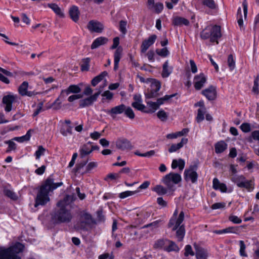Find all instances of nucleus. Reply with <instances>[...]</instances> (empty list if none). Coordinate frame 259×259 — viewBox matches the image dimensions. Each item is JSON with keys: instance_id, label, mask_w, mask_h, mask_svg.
Segmentation results:
<instances>
[{"instance_id": "1", "label": "nucleus", "mask_w": 259, "mask_h": 259, "mask_svg": "<svg viewBox=\"0 0 259 259\" xmlns=\"http://www.w3.org/2000/svg\"><path fill=\"white\" fill-rule=\"evenodd\" d=\"M63 185L62 182L54 183V179L51 177H48L44 184L40 186L36 197L34 206L44 205L50 200L49 194L59 187Z\"/></svg>"}, {"instance_id": "2", "label": "nucleus", "mask_w": 259, "mask_h": 259, "mask_svg": "<svg viewBox=\"0 0 259 259\" xmlns=\"http://www.w3.org/2000/svg\"><path fill=\"white\" fill-rule=\"evenodd\" d=\"M58 208L52 212L51 216L55 224L69 223L71 222L73 214L71 209L65 204V200H61L57 204Z\"/></svg>"}, {"instance_id": "3", "label": "nucleus", "mask_w": 259, "mask_h": 259, "mask_svg": "<svg viewBox=\"0 0 259 259\" xmlns=\"http://www.w3.org/2000/svg\"><path fill=\"white\" fill-rule=\"evenodd\" d=\"M182 180L181 176L180 174L174 172H170L163 177L162 182L166 186L167 188H164L160 185H156L152 190L155 192L158 195H164L167 192V190L175 191V185L178 184Z\"/></svg>"}, {"instance_id": "4", "label": "nucleus", "mask_w": 259, "mask_h": 259, "mask_svg": "<svg viewBox=\"0 0 259 259\" xmlns=\"http://www.w3.org/2000/svg\"><path fill=\"white\" fill-rule=\"evenodd\" d=\"M24 248L23 244L17 242L14 245L8 248H0V259H18L20 256L18 254Z\"/></svg>"}, {"instance_id": "5", "label": "nucleus", "mask_w": 259, "mask_h": 259, "mask_svg": "<svg viewBox=\"0 0 259 259\" xmlns=\"http://www.w3.org/2000/svg\"><path fill=\"white\" fill-rule=\"evenodd\" d=\"M221 36V27L217 25L208 26L200 32V37L202 39L210 38V42H216L217 44H219L218 39Z\"/></svg>"}, {"instance_id": "6", "label": "nucleus", "mask_w": 259, "mask_h": 259, "mask_svg": "<svg viewBox=\"0 0 259 259\" xmlns=\"http://www.w3.org/2000/svg\"><path fill=\"white\" fill-rule=\"evenodd\" d=\"M96 224V220L90 213L82 211L80 214L79 221L76 223V227L78 229L87 231L89 230V228H92L93 225Z\"/></svg>"}, {"instance_id": "7", "label": "nucleus", "mask_w": 259, "mask_h": 259, "mask_svg": "<svg viewBox=\"0 0 259 259\" xmlns=\"http://www.w3.org/2000/svg\"><path fill=\"white\" fill-rule=\"evenodd\" d=\"M81 85H82V83L71 84L67 89L62 90L58 98L53 103V105L55 106V109H58L60 108V105L62 101L70 94H79L81 91L80 88Z\"/></svg>"}, {"instance_id": "8", "label": "nucleus", "mask_w": 259, "mask_h": 259, "mask_svg": "<svg viewBox=\"0 0 259 259\" xmlns=\"http://www.w3.org/2000/svg\"><path fill=\"white\" fill-rule=\"evenodd\" d=\"M196 165L191 166L189 169H186L184 171V178L186 181L190 179L192 183H195L198 179V174L196 171Z\"/></svg>"}, {"instance_id": "9", "label": "nucleus", "mask_w": 259, "mask_h": 259, "mask_svg": "<svg viewBox=\"0 0 259 259\" xmlns=\"http://www.w3.org/2000/svg\"><path fill=\"white\" fill-rule=\"evenodd\" d=\"M184 219V212L182 211L180 213L178 218H175L172 217L168 224V227L170 228L173 227L172 228V231H176L178 227L180 226V225L182 223Z\"/></svg>"}, {"instance_id": "10", "label": "nucleus", "mask_w": 259, "mask_h": 259, "mask_svg": "<svg viewBox=\"0 0 259 259\" xmlns=\"http://www.w3.org/2000/svg\"><path fill=\"white\" fill-rule=\"evenodd\" d=\"M116 147L122 151L129 150L133 148V146L129 140L125 138H119L116 141Z\"/></svg>"}, {"instance_id": "11", "label": "nucleus", "mask_w": 259, "mask_h": 259, "mask_svg": "<svg viewBox=\"0 0 259 259\" xmlns=\"http://www.w3.org/2000/svg\"><path fill=\"white\" fill-rule=\"evenodd\" d=\"M87 27L90 31L96 33H101L104 28L103 24L96 20L90 21Z\"/></svg>"}, {"instance_id": "12", "label": "nucleus", "mask_w": 259, "mask_h": 259, "mask_svg": "<svg viewBox=\"0 0 259 259\" xmlns=\"http://www.w3.org/2000/svg\"><path fill=\"white\" fill-rule=\"evenodd\" d=\"M28 82L23 81L18 88V92L22 96L32 97L38 94L34 91H28Z\"/></svg>"}, {"instance_id": "13", "label": "nucleus", "mask_w": 259, "mask_h": 259, "mask_svg": "<svg viewBox=\"0 0 259 259\" xmlns=\"http://www.w3.org/2000/svg\"><path fill=\"white\" fill-rule=\"evenodd\" d=\"M201 93L208 100H214L216 99L217 95L216 87L213 85H210L208 88L203 90Z\"/></svg>"}, {"instance_id": "14", "label": "nucleus", "mask_w": 259, "mask_h": 259, "mask_svg": "<svg viewBox=\"0 0 259 259\" xmlns=\"http://www.w3.org/2000/svg\"><path fill=\"white\" fill-rule=\"evenodd\" d=\"M206 81V78L202 73L196 75L194 78V87L196 90H200Z\"/></svg>"}, {"instance_id": "15", "label": "nucleus", "mask_w": 259, "mask_h": 259, "mask_svg": "<svg viewBox=\"0 0 259 259\" xmlns=\"http://www.w3.org/2000/svg\"><path fill=\"white\" fill-rule=\"evenodd\" d=\"M156 38L157 36L155 34H153L149 36L147 39L143 40L141 46V52L145 53L149 48L155 42Z\"/></svg>"}, {"instance_id": "16", "label": "nucleus", "mask_w": 259, "mask_h": 259, "mask_svg": "<svg viewBox=\"0 0 259 259\" xmlns=\"http://www.w3.org/2000/svg\"><path fill=\"white\" fill-rule=\"evenodd\" d=\"M125 105L121 104L119 105L112 108L110 110L106 111V113L109 114L113 118H115L118 114L124 113Z\"/></svg>"}, {"instance_id": "17", "label": "nucleus", "mask_w": 259, "mask_h": 259, "mask_svg": "<svg viewBox=\"0 0 259 259\" xmlns=\"http://www.w3.org/2000/svg\"><path fill=\"white\" fill-rule=\"evenodd\" d=\"M16 99V96L11 95L5 96L3 98V103L6 104L5 111L6 112H10L12 110V105Z\"/></svg>"}, {"instance_id": "18", "label": "nucleus", "mask_w": 259, "mask_h": 259, "mask_svg": "<svg viewBox=\"0 0 259 259\" xmlns=\"http://www.w3.org/2000/svg\"><path fill=\"white\" fill-rule=\"evenodd\" d=\"M108 39L106 37L101 36L94 40L91 45V48L92 50L95 49L102 45L107 43Z\"/></svg>"}, {"instance_id": "19", "label": "nucleus", "mask_w": 259, "mask_h": 259, "mask_svg": "<svg viewBox=\"0 0 259 259\" xmlns=\"http://www.w3.org/2000/svg\"><path fill=\"white\" fill-rule=\"evenodd\" d=\"M122 52V48L121 47H118L116 50L114 54V70H117L118 68V64L121 57V54Z\"/></svg>"}, {"instance_id": "20", "label": "nucleus", "mask_w": 259, "mask_h": 259, "mask_svg": "<svg viewBox=\"0 0 259 259\" xmlns=\"http://www.w3.org/2000/svg\"><path fill=\"white\" fill-rule=\"evenodd\" d=\"M188 142V139L183 138L180 143L178 144H173L168 149V152L169 153H172L177 151V150L181 149L185 144H186Z\"/></svg>"}, {"instance_id": "21", "label": "nucleus", "mask_w": 259, "mask_h": 259, "mask_svg": "<svg viewBox=\"0 0 259 259\" xmlns=\"http://www.w3.org/2000/svg\"><path fill=\"white\" fill-rule=\"evenodd\" d=\"M173 68L172 66H169L168 61H166L162 65V71L161 76L163 78H166L172 73Z\"/></svg>"}, {"instance_id": "22", "label": "nucleus", "mask_w": 259, "mask_h": 259, "mask_svg": "<svg viewBox=\"0 0 259 259\" xmlns=\"http://www.w3.org/2000/svg\"><path fill=\"white\" fill-rule=\"evenodd\" d=\"M69 15L72 20L76 22L79 19V11L78 8L75 6H72L69 10Z\"/></svg>"}, {"instance_id": "23", "label": "nucleus", "mask_w": 259, "mask_h": 259, "mask_svg": "<svg viewBox=\"0 0 259 259\" xmlns=\"http://www.w3.org/2000/svg\"><path fill=\"white\" fill-rule=\"evenodd\" d=\"M95 102L92 98L89 96L83 99H81L79 101V107L83 108L92 106Z\"/></svg>"}, {"instance_id": "24", "label": "nucleus", "mask_w": 259, "mask_h": 259, "mask_svg": "<svg viewBox=\"0 0 259 259\" xmlns=\"http://www.w3.org/2000/svg\"><path fill=\"white\" fill-rule=\"evenodd\" d=\"M172 24L175 26H187L189 24V21L186 18L181 17H176L172 20Z\"/></svg>"}, {"instance_id": "25", "label": "nucleus", "mask_w": 259, "mask_h": 259, "mask_svg": "<svg viewBox=\"0 0 259 259\" xmlns=\"http://www.w3.org/2000/svg\"><path fill=\"white\" fill-rule=\"evenodd\" d=\"M214 148L216 153H222L227 149V144L224 141H221L215 144Z\"/></svg>"}, {"instance_id": "26", "label": "nucleus", "mask_w": 259, "mask_h": 259, "mask_svg": "<svg viewBox=\"0 0 259 259\" xmlns=\"http://www.w3.org/2000/svg\"><path fill=\"white\" fill-rule=\"evenodd\" d=\"M92 153L90 146L88 144H84L79 150V155L80 158H83L87 155Z\"/></svg>"}, {"instance_id": "27", "label": "nucleus", "mask_w": 259, "mask_h": 259, "mask_svg": "<svg viewBox=\"0 0 259 259\" xmlns=\"http://www.w3.org/2000/svg\"><path fill=\"white\" fill-rule=\"evenodd\" d=\"M106 71L101 72L99 75L95 76L91 81V84L93 87L96 86L103 78L107 75Z\"/></svg>"}, {"instance_id": "28", "label": "nucleus", "mask_w": 259, "mask_h": 259, "mask_svg": "<svg viewBox=\"0 0 259 259\" xmlns=\"http://www.w3.org/2000/svg\"><path fill=\"white\" fill-rule=\"evenodd\" d=\"M185 161L181 158H180L178 160L174 159L171 163V168L175 169L177 167H179V169L182 170L185 167Z\"/></svg>"}, {"instance_id": "29", "label": "nucleus", "mask_w": 259, "mask_h": 259, "mask_svg": "<svg viewBox=\"0 0 259 259\" xmlns=\"http://www.w3.org/2000/svg\"><path fill=\"white\" fill-rule=\"evenodd\" d=\"M176 231V236L178 238L179 241L183 240L185 234V229L184 225H182L178 227Z\"/></svg>"}, {"instance_id": "30", "label": "nucleus", "mask_w": 259, "mask_h": 259, "mask_svg": "<svg viewBox=\"0 0 259 259\" xmlns=\"http://www.w3.org/2000/svg\"><path fill=\"white\" fill-rule=\"evenodd\" d=\"M168 245L165 248V250L167 252L175 251L179 252L180 249L176 243L172 241L167 240Z\"/></svg>"}, {"instance_id": "31", "label": "nucleus", "mask_w": 259, "mask_h": 259, "mask_svg": "<svg viewBox=\"0 0 259 259\" xmlns=\"http://www.w3.org/2000/svg\"><path fill=\"white\" fill-rule=\"evenodd\" d=\"M148 81L151 82V90L159 91L161 88V83L159 81L155 79L148 78Z\"/></svg>"}, {"instance_id": "32", "label": "nucleus", "mask_w": 259, "mask_h": 259, "mask_svg": "<svg viewBox=\"0 0 259 259\" xmlns=\"http://www.w3.org/2000/svg\"><path fill=\"white\" fill-rule=\"evenodd\" d=\"M196 256L197 259H207V253L203 248L197 247L196 251Z\"/></svg>"}, {"instance_id": "33", "label": "nucleus", "mask_w": 259, "mask_h": 259, "mask_svg": "<svg viewBox=\"0 0 259 259\" xmlns=\"http://www.w3.org/2000/svg\"><path fill=\"white\" fill-rule=\"evenodd\" d=\"M48 6L49 8L52 9L57 15L61 17H64L63 13L62 12L61 9L57 4L54 3L49 4Z\"/></svg>"}, {"instance_id": "34", "label": "nucleus", "mask_w": 259, "mask_h": 259, "mask_svg": "<svg viewBox=\"0 0 259 259\" xmlns=\"http://www.w3.org/2000/svg\"><path fill=\"white\" fill-rule=\"evenodd\" d=\"M147 105L150 108L149 110L145 111V113H154L159 107H158L156 102L148 101L146 102Z\"/></svg>"}, {"instance_id": "35", "label": "nucleus", "mask_w": 259, "mask_h": 259, "mask_svg": "<svg viewBox=\"0 0 259 259\" xmlns=\"http://www.w3.org/2000/svg\"><path fill=\"white\" fill-rule=\"evenodd\" d=\"M206 112V108H199L197 110V115L196 120L197 122H200L204 119V114Z\"/></svg>"}, {"instance_id": "36", "label": "nucleus", "mask_w": 259, "mask_h": 259, "mask_svg": "<svg viewBox=\"0 0 259 259\" xmlns=\"http://www.w3.org/2000/svg\"><path fill=\"white\" fill-rule=\"evenodd\" d=\"M146 99H151L155 98L159 96V94L158 91L152 90L151 89H148L147 92L145 93Z\"/></svg>"}, {"instance_id": "37", "label": "nucleus", "mask_w": 259, "mask_h": 259, "mask_svg": "<svg viewBox=\"0 0 259 259\" xmlns=\"http://www.w3.org/2000/svg\"><path fill=\"white\" fill-rule=\"evenodd\" d=\"M30 132H31V130H29V131H27V132L25 135L23 136L22 137H15L14 138V140L18 142H23L25 141H27L30 138V136H31Z\"/></svg>"}, {"instance_id": "38", "label": "nucleus", "mask_w": 259, "mask_h": 259, "mask_svg": "<svg viewBox=\"0 0 259 259\" xmlns=\"http://www.w3.org/2000/svg\"><path fill=\"white\" fill-rule=\"evenodd\" d=\"M90 59L89 58H84L82 60V63L80 65L82 71H88L90 67Z\"/></svg>"}, {"instance_id": "39", "label": "nucleus", "mask_w": 259, "mask_h": 259, "mask_svg": "<svg viewBox=\"0 0 259 259\" xmlns=\"http://www.w3.org/2000/svg\"><path fill=\"white\" fill-rule=\"evenodd\" d=\"M88 161V160H82L79 163L76 164L75 167L72 170L73 172L75 174L80 172V169L87 164Z\"/></svg>"}, {"instance_id": "40", "label": "nucleus", "mask_w": 259, "mask_h": 259, "mask_svg": "<svg viewBox=\"0 0 259 259\" xmlns=\"http://www.w3.org/2000/svg\"><path fill=\"white\" fill-rule=\"evenodd\" d=\"M124 113L126 117H128L131 119H133L135 117V113L133 109L130 107H126L125 106Z\"/></svg>"}, {"instance_id": "41", "label": "nucleus", "mask_w": 259, "mask_h": 259, "mask_svg": "<svg viewBox=\"0 0 259 259\" xmlns=\"http://www.w3.org/2000/svg\"><path fill=\"white\" fill-rule=\"evenodd\" d=\"M4 193L6 196L11 198V199H13L14 200H16L17 199L18 197L17 195L13 191L9 189H4Z\"/></svg>"}, {"instance_id": "42", "label": "nucleus", "mask_w": 259, "mask_h": 259, "mask_svg": "<svg viewBox=\"0 0 259 259\" xmlns=\"http://www.w3.org/2000/svg\"><path fill=\"white\" fill-rule=\"evenodd\" d=\"M227 62L230 70L231 71L233 70L235 67V61L232 54H230L228 56Z\"/></svg>"}, {"instance_id": "43", "label": "nucleus", "mask_w": 259, "mask_h": 259, "mask_svg": "<svg viewBox=\"0 0 259 259\" xmlns=\"http://www.w3.org/2000/svg\"><path fill=\"white\" fill-rule=\"evenodd\" d=\"M202 4L211 9H215L217 7V5L213 0H203Z\"/></svg>"}, {"instance_id": "44", "label": "nucleus", "mask_w": 259, "mask_h": 259, "mask_svg": "<svg viewBox=\"0 0 259 259\" xmlns=\"http://www.w3.org/2000/svg\"><path fill=\"white\" fill-rule=\"evenodd\" d=\"M139 190L133 191H124V192L120 193L119 194V198H120L121 199H124V198H126L130 196H131V195H134V194L137 193L138 192H139Z\"/></svg>"}, {"instance_id": "45", "label": "nucleus", "mask_w": 259, "mask_h": 259, "mask_svg": "<svg viewBox=\"0 0 259 259\" xmlns=\"http://www.w3.org/2000/svg\"><path fill=\"white\" fill-rule=\"evenodd\" d=\"M6 144L8 145V148L6 150V152L8 153L12 150H15L16 149V143L12 140H8L5 141Z\"/></svg>"}, {"instance_id": "46", "label": "nucleus", "mask_w": 259, "mask_h": 259, "mask_svg": "<svg viewBox=\"0 0 259 259\" xmlns=\"http://www.w3.org/2000/svg\"><path fill=\"white\" fill-rule=\"evenodd\" d=\"M72 126L70 125L68 126L66 129L62 127L60 129V133L64 136H67L68 135H72Z\"/></svg>"}, {"instance_id": "47", "label": "nucleus", "mask_w": 259, "mask_h": 259, "mask_svg": "<svg viewBox=\"0 0 259 259\" xmlns=\"http://www.w3.org/2000/svg\"><path fill=\"white\" fill-rule=\"evenodd\" d=\"M239 245H240V250H239L240 255L241 256L247 257V254L246 253V252L245 251V250L246 248V246H245V244L244 241L242 240H240L239 241Z\"/></svg>"}, {"instance_id": "48", "label": "nucleus", "mask_w": 259, "mask_h": 259, "mask_svg": "<svg viewBox=\"0 0 259 259\" xmlns=\"http://www.w3.org/2000/svg\"><path fill=\"white\" fill-rule=\"evenodd\" d=\"M157 117L162 121H165L168 118L167 113L163 110H159L157 113Z\"/></svg>"}, {"instance_id": "49", "label": "nucleus", "mask_w": 259, "mask_h": 259, "mask_svg": "<svg viewBox=\"0 0 259 259\" xmlns=\"http://www.w3.org/2000/svg\"><path fill=\"white\" fill-rule=\"evenodd\" d=\"M156 52L159 56L162 57H165L169 54L167 48H164L161 50L157 49Z\"/></svg>"}, {"instance_id": "50", "label": "nucleus", "mask_w": 259, "mask_h": 259, "mask_svg": "<svg viewBox=\"0 0 259 259\" xmlns=\"http://www.w3.org/2000/svg\"><path fill=\"white\" fill-rule=\"evenodd\" d=\"M132 106L138 110L145 112V106L141 104V102H133Z\"/></svg>"}, {"instance_id": "51", "label": "nucleus", "mask_w": 259, "mask_h": 259, "mask_svg": "<svg viewBox=\"0 0 259 259\" xmlns=\"http://www.w3.org/2000/svg\"><path fill=\"white\" fill-rule=\"evenodd\" d=\"M167 239H160L157 240L154 243L155 248H162L167 242Z\"/></svg>"}, {"instance_id": "52", "label": "nucleus", "mask_w": 259, "mask_h": 259, "mask_svg": "<svg viewBox=\"0 0 259 259\" xmlns=\"http://www.w3.org/2000/svg\"><path fill=\"white\" fill-rule=\"evenodd\" d=\"M93 92V90L91 88L90 85H87L85 86L83 93L82 94H80L82 96V97L83 96H91L92 93Z\"/></svg>"}, {"instance_id": "53", "label": "nucleus", "mask_w": 259, "mask_h": 259, "mask_svg": "<svg viewBox=\"0 0 259 259\" xmlns=\"http://www.w3.org/2000/svg\"><path fill=\"white\" fill-rule=\"evenodd\" d=\"M245 179V178L243 175L235 176L231 178L232 181L236 184L237 186L239 182H241L242 181H244Z\"/></svg>"}, {"instance_id": "54", "label": "nucleus", "mask_w": 259, "mask_h": 259, "mask_svg": "<svg viewBox=\"0 0 259 259\" xmlns=\"http://www.w3.org/2000/svg\"><path fill=\"white\" fill-rule=\"evenodd\" d=\"M127 22L124 20H121L119 22V30L122 34H125L126 33V26Z\"/></svg>"}, {"instance_id": "55", "label": "nucleus", "mask_w": 259, "mask_h": 259, "mask_svg": "<svg viewBox=\"0 0 259 259\" xmlns=\"http://www.w3.org/2000/svg\"><path fill=\"white\" fill-rule=\"evenodd\" d=\"M44 103L42 102H39L35 110L34 111L33 114V116H36L40 112H41L43 109Z\"/></svg>"}, {"instance_id": "56", "label": "nucleus", "mask_w": 259, "mask_h": 259, "mask_svg": "<svg viewBox=\"0 0 259 259\" xmlns=\"http://www.w3.org/2000/svg\"><path fill=\"white\" fill-rule=\"evenodd\" d=\"M45 151V149L42 146H39L35 153L36 158L37 159H39L40 157L44 154Z\"/></svg>"}, {"instance_id": "57", "label": "nucleus", "mask_w": 259, "mask_h": 259, "mask_svg": "<svg viewBox=\"0 0 259 259\" xmlns=\"http://www.w3.org/2000/svg\"><path fill=\"white\" fill-rule=\"evenodd\" d=\"M154 10L156 13L159 14L161 12L163 9V5L161 3H157L154 5Z\"/></svg>"}, {"instance_id": "58", "label": "nucleus", "mask_w": 259, "mask_h": 259, "mask_svg": "<svg viewBox=\"0 0 259 259\" xmlns=\"http://www.w3.org/2000/svg\"><path fill=\"white\" fill-rule=\"evenodd\" d=\"M184 255L185 256H188L189 255H194V252L193 251L192 247L190 245H187L185 248Z\"/></svg>"}, {"instance_id": "59", "label": "nucleus", "mask_w": 259, "mask_h": 259, "mask_svg": "<svg viewBox=\"0 0 259 259\" xmlns=\"http://www.w3.org/2000/svg\"><path fill=\"white\" fill-rule=\"evenodd\" d=\"M229 220L234 224H240L242 222V220L241 219L234 215H230L229 217Z\"/></svg>"}, {"instance_id": "60", "label": "nucleus", "mask_w": 259, "mask_h": 259, "mask_svg": "<svg viewBox=\"0 0 259 259\" xmlns=\"http://www.w3.org/2000/svg\"><path fill=\"white\" fill-rule=\"evenodd\" d=\"M97 166V163L95 162H90L86 167L85 171L83 172L84 173H87L89 172L90 171H91L93 168L96 167Z\"/></svg>"}, {"instance_id": "61", "label": "nucleus", "mask_w": 259, "mask_h": 259, "mask_svg": "<svg viewBox=\"0 0 259 259\" xmlns=\"http://www.w3.org/2000/svg\"><path fill=\"white\" fill-rule=\"evenodd\" d=\"M241 130L244 133H248L251 131L250 124L243 123L240 126Z\"/></svg>"}, {"instance_id": "62", "label": "nucleus", "mask_w": 259, "mask_h": 259, "mask_svg": "<svg viewBox=\"0 0 259 259\" xmlns=\"http://www.w3.org/2000/svg\"><path fill=\"white\" fill-rule=\"evenodd\" d=\"M237 186L240 188H245L246 189H249L251 187V184L250 182L248 181H242L241 182H239V183H238Z\"/></svg>"}, {"instance_id": "63", "label": "nucleus", "mask_w": 259, "mask_h": 259, "mask_svg": "<svg viewBox=\"0 0 259 259\" xmlns=\"http://www.w3.org/2000/svg\"><path fill=\"white\" fill-rule=\"evenodd\" d=\"M81 98H82V96L81 95H80V94H75V95H73L69 96L68 98V101L69 102H72L75 100L81 99Z\"/></svg>"}, {"instance_id": "64", "label": "nucleus", "mask_w": 259, "mask_h": 259, "mask_svg": "<svg viewBox=\"0 0 259 259\" xmlns=\"http://www.w3.org/2000/svg\"><path fill=\"white\" fill-rule=\"evenodd\" d=\"M238 231V228L237 227H230L225 229L224 232H226V233H237Z\"/></svg>"}]
</instances>
